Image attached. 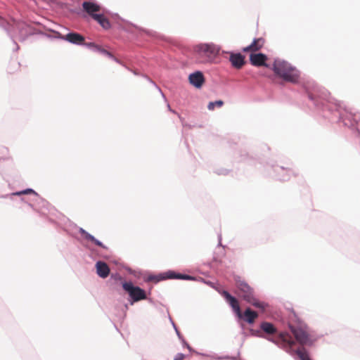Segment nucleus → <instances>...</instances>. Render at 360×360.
I'll return each instance as SVG.
<instances>
[{
    "label": "nucleus",
    "instance_id": "1",
    "mask_svg": "<svg viewBox=\"0 0 360 360\" xmlns=\"http://www.w3.org/2000/svg\"><path fill=\"white\" fill-rule=\"evenodd\" d=\"M272 69L275 75L285 82L297 83L299 80L300 72L287 61L275 60Z\"/></svg>",
    "mask_w": 360,
    "mask_h": 360
},
{
    "label": "nucleus",
    "instance_id": "2",
    "mask_svg": "<svg viewBox=\"0 0 360 360\" xmlns=\"http://www.w3.org/2000/svg\"><path fill=\"white\" fill-rule=\"evenodd\" d=\"M236 286L238 288V295L245 302L251 304L254 307L264 311L267 304L263 302L259 301L255 296L254 290L245 282L237 281Z\"/></svg>",
    "mask_w": 360,
    "mask_h": 360
},
{
    "label": "nucleus",
    "instance_id": "3",
    "mask_svg": "<svg viewBox=\"0 0 360 360\" xmlns=\"http://www.w3.org/2000/svg\"><path fill=\"white\" fill-rule=\"evenodd\" d=\"M220 47L214 44H200L194 47L195 53L201 62H212L220 52Z\"/></svg>",
    "mask_w": 360,
    "mask_h": 360
},
{
    "label": "nucleus",
    "instance_id": "4",
    "mask_svg": "<svg viewBox=\"0 0 360 360\" xmlns=\"http://www.w3.org/2000/svg\"><path fill=\"white\" fill-rule=\"evenodd\" d=\"M123 289L127 291L133 302H138L146 299V292L139 287L134 286L131 282L122 284Z\"/></svg>",
    "mask_w": 360,
    "mask_h": 360
},
{
    "label": "nucleus",
    "instance_id": "5",
    "mask_svg": "<svg viewBox=\"0 0 360 360\" xmlns=\"http://www.w3.org/2000/svg\"><path fill=\"white\" fill-rule=\"evenodd\" d=\"M221 295L224 297L226 302L231 307L234 312L236 314L237 316L239 319H242L243 314L241 312L238 300L226 290L222 291Z\"/></svg>",
    "mask_w": 360,
    "mask_h": 360
},
{
    "label": "nucleus",
    "instance_id": "6",
    "mask_svg": "<svg viewBox=\"0 0 360 360\" xmlns=\"http://www.w3.org/2000/svg\"><path fill=\"white\" fill-rule=\"evenodd\" d=\"M290 330L294 335L296 340L302 345H307L309 342V335L300 328L290 326Z\"/></svg>",
    "mask_w": 360,
    "mask_h": 360
},
{
    "label": "nucleus",
    "instance_id": "7",
    "mask_svg": "<svg viewBox=\"0 0 360 360\" xmlns=\"http://www.w3.org/2000/svg\"><path fill=\"white\" fill-rule=\"evenodd\" d=\"M84 11L90 15L92 18L95 14H98L101 12V7L91 1H84L82 4Z\"/></svg>",
    "mask_w": 360,
    "mask_h": 360
},
{
    "label": "nucleus",
    "instance_id": "8",
    "mask_svg": "<svg viewBox=\"0 0 360 360\" xmlns=\"http://www.w3.org/2000/svg\"><path fill=\"white\" fill-rule=\"evenodd\" d=\"M63 39L68 41L70 43L81 45L84 44L85 39L84 37L77 32H70L68 33L61 37Z\"/></svg>",
    "mask_w": 360,
    "mask_h": 360
},
{
    "label": "nucleus",
    "instance_id": "9",
    "mask_svg": "<svg viewBox=\"0 0 360 360\" xmlns=\"http://www.w3.org/2000/svg\"><path fill=\"white\" fill-rule=\"evenodd\" d=\"M267 60V57L266 55L263 53H251L250 56V61L251 64L254 66H266L268 65L266 64V61Z\"/></svg>",
    "mask_w": 360,
    "mask_h": 360
},
{
    "label": "nucleus",
    "instance_id": "10",
    "mask_svg": "<svg viewBox=\"0 0 360 360\" xmlns=\"http://www.w3.org/2000/svg\"><path fill=\"white\" fill-rule=\"evenodd\" d=\"M264 44L265 40L264 38H257L254 39L250 45L243 48V51L244 52H256L259 51L264 46Z\"/></svg>",
    "mask_w": 360,
    "mask_h": 360
},
{
    "label": "nucleus",
    "instance_id": "11",
    "mask_svg": "<svg viewBox=\"0 0 360 360\" xmlns=\"http://www.w3.org/2000/svg\"><path fill=\"white\" fill-rule=\"evenodd\" d=\"M189 82L197 88L202 86L205 82L204 76L201 72H196L189 75Z\"/></svg>",
    "mask_w": 360,
    "mask_h": 360
},
{
    "label": "nucleus",
    "instance_id": "12",
    "mask_svg": "<svg viewBox=\"0 0 360 360\" xmlns=\"http://www.w3.org/2000/svg\"><path fill=\"white\" fill-rule=\"evenodd\" d=\"M96 273L103 278H107L110 274V268L108 264L101 261H98L96 264Z\"/></svg>",
    "mask_w": 360,
    "mask_h": 360
},
{
    "label": "nucleus",
    "instance_id": "13",
    "mask_svg": "<svg viewBox=\"0 0 360 360\" xmlns=\"http://www.w3.org/2000/svg\"><path fill=\"white\" fill-rule=\"evenodd\" d=\"M229 60L232 65L237 69L241 68L245 64V58L241 53H231Z\"/></svg>",
    "mask_w": 360,
    "mask_h": 360
},
{
    "label": "nucleus",
    "instance_id": "14",
    "mask_svg": "<svg viewBox=\"0 0 360 360\" xmlns=\"http://www.w3.org/2000/svg\"><path fill=\"white\" fill-rule=\"evenodd\" d=\"M93 19L96 20L99 25L105 30L110 28V22L109 20L101 12L98 14H95Z\"/></svg>",
    "mask_w": 360,
    "mask_h": 360
},
{
    "label": "nucleus",
    "instance_id": "15",
    "mask_svg": "<svg viewBox=\"0 0 360 360\" xmlns=\"http://www.w3.org/2000/svg\"><path fill=\"white\" fill-rule=\"evenodd\" d=\"M243 316L244 317V319L246 322L252 324L257 319L258 314L256 311H252L250 308H248L244 311Z\"/></svg>",
    "mask_w": 360,
    "mask_h": 360
},
{
    "label": "nucleus",
    "instance_id": "16",
    "mask_svg": "<svg viewBox=\"0 0 360 360\" xmlns=\"http://www.w3.org/2000/svg\"><path fill=\"white\" fill-rule=\"evenodd\" d=\"M261 329L267 334H274L276 332L275 326L269 322H262L260 326Z\"/></svg>",
    "mask_w": 360,
    "mask_h": 360
},
{
    "label": "nucleus",
    "instance_id": "17",
    "mask_svg": "<svg viewBox=\"0 0 360 360\" xmlns=\"http://www.w3.org/2000/svg\"><path fill=\"white\" fill-rule=\"evenodd\" d=\"M81 233L84 237L85 239L91 241L95 245L101 247L103 248H105V246L99 240L96 239L93 236L87 233L86 231L81 229Z\"/></svg>",
    "mask_w": 360,
    "mask_h": 360
},
{
    "label": "nucleus",
    "instance_id": "18",
    "mask_svg": "<svg viewBox=\"0 0 360 360\" xmlns=\"http://www.w3.org/2000/svg\"><path fill=\"white\" fill-rule=\"evenodd\" d=\"M280 338L283 342H285L290 347H292L295 345V341L292 340L291 337L287 333H281Z\"/></svg>",
    "mask_w": 360,
    "mask_h": 360
},
{
    "label": "nucleus",
    "instance_id": "19",
    "mask_svg": "<svg viewBox=\"0 0 360 360\" xmlns=\"http://www.w3.org/2000/svg\"><path fill=\"white\" fill-rule=\"evenodd\" d=\"M88 46H89L94 47L96 51H98V52H100V53H103V54H104V55H105V56H108L110 58H114L113 55L110 52L108 51L107 50L103 49L102 47H101V46H99L98 45H96L94 43H89L88 44Z\"/></svg>",
    "mask_w": 360,
    "mask_h": 360
},
{
    "label": "nucleus",
    "instance_id": "20",
    "mask_svg": "<svg viewBox=\"0 0 360 360\" xmlns=\"http://www.w3.org/2000/svg\"><path fill=\"white\" fill-rule=\"evenodd\" d=\"M296 353L301 360H311L304 348L297 349Z\"/></svg>",
    "mask_w": 360,
    "mask_h": 360
},
{
    "label": "nucleus",
    "instance_id": "21",
    "mask_svg": "<svg viewBox=\"0 0 360 360\" xmlns=\"http://www.w3.org/2000/svg\"><path fill=\"white\" fill-rule=\"evenodd\" d=\"M224 105V102L221 100L216 101L214 102H210L207 105V108L210 110H214L215 106L217 107H221Z\"/></svg>",
    "mask_w": 360,
    "mask_h": 360
},
{
    "label": "nucleus",
    "instance_id": "22",
    "mask_svg": "<svg viewBox=\"0 0 360 360\" xmlns=\"http://www.w3.org/2000/svg\"><path fill=\"white\" fill-rule=\"evenodd\" d=\"M169 278H182V279H191V277L190 276L181 275V274H179V275L176 276L174 274H172V275L169 276Z\"/></svg>",
    "mask_w": 360,
    "mask_h": 360
},
{
    "label": "nucleus",
    "instance_id": "23",
    "mask_svg": "<svg viewBox=\"0 0 360 360\" xmlns=\"http://www.w3.org/2000/svg\"><path fill=\"white\" fill-rule=\"evenodd\" d=\"M28 193H34L37 194L32 189L28 188L22 191L17 192L15 193V195H20L22 194H28Z\"/></svg>",
    "mask_w": 360,
    "mask_h": 360
},
{
    "label": "nucleus",
    "instance_id": "24",
    "mask_svg": "<svg viewBox=\"0 0 360 360\" xmlns=\"http://www.w3.org/2000/svg\"><path fill=\"white\" fill-rule=\"evenodd\" d=\"M184 357L185 355L184 354L179 353L175 356L174 360H183Z\"/></svg>",
    "mask_w": 360,
    "mask_h": 360
},
{
    "label": "nucleus",
    "instance_id": "25",
    "mask_svg": "<svg viewBox=\"0 0 360 360\" xmlns=\"http://www.w3.org/2000/svg\"><path fill=\"white\" fill-rule=\"evenodd\" d=\"M112 278H114L115 279H121V276H120L118 274H116V275H112L111 276Z\"/></svg>",
    "mask_w": 360,
    "mask_h": 360
}]
</instances>
